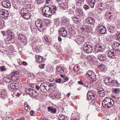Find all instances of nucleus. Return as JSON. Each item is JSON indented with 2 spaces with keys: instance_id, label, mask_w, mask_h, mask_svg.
Masks as SVG:
<instances>
[{
  "instance_id": "dca6fc26",
  "label": "nucleus",
  "mask_w": 120,
  "mask_h": 120,
  "mask_svg": "<svg viewBox=\"0 0 120 120\" xmlns=\"http://www.w3.org/2000/svg\"><path fill=\"white\" fill-rule=\"evenodd\" d=\"M98 59L100 61H105L106 60V56L105 55L99 54L97 56Z\"/></svg>"
},
{
  "instance_id": "9b49d317",
  "label": "nucleus",
  "mask_w": 120,
  "mask_h": 120,
  "mask_svg": "<svg viewBox=\"0 0 120 120\" xmlns=\"http://www.w3.org/2000/svg\"><path fill=\"white\" fill-rule=\"evenodd\" d=\"M97 29L101 34H105L106 32V28L102 26L98 25L97 27Z\"/></svg>"
},
{
  "instance_id": "0eeeda50",
  "label": "nucleus",
  "mask_w": 120,
  "mask_h": 120,
  "mask_svg": "<svg viewBox=\"0 0 120 120\" xmlns=\"http://www.w3.org/2000/svg\"><path fill=\"white\" fill-rule=\"evenodd\" d=\"M48 86L47 82L43 83L40 86V89L42 92H45L49 89Z\"/></svg>"
},
{
  "instance_id": "72a5a7b5",
  "label": "nucleus",
  "mask_w": 120,
  "mask_h": 120,
  "mask_svg": "<svg viewBox=\"0 0 120 120\" xmlns=\"http://www.w3.org/2000/svg\"><path fill=\"white\" fill-rule=\"evenodd\" d=\"M79 20L78 18H77L75 17H74L72 19L73 21L76 23H77L78 22Z\"/></svg>"
},
{
  "instance_id": "412c9836",
  "label": "nucleus",
  "mask_w": 120,
  "mask_h": 120,
  "mask_svg": "<svg viewBox=\"0 0 120 120\" xmlns=\"http://www.w3.org/2000/svg\"><path fill=\"white\" fill-rule=\"evenodd\" d=\"M24 107L25 110L27 112H29L30 111L31 109L30 108L29 106L27 104L26 102H25L24 105Z\"/></svg>"
},
{
  "instance_id": "8fccbe9b",
  "label": "nucleus",
  "mask_w": 120,
  "mask_h": 120,
  "mask_svg": "<svg viewBox=\"0 0 120 120\" xmlns=\"http://www.w3.org/2000/svg\"><path fill=\"white\" fill-rule=\"evenodd\" d=\"M65 117L64 116L62 115L59 118V120H63L64 119Z\"/></svg>"
},
{
  "instance_id": "7ed1b4c3",
  "label": "nucleus",
  "mask_w": 120,
  "mask_h": 120,
  "mask_svg": "<svg viewBox=\"0 0 120 120\" xmlns=\"http://www.w3.org/2000/svg\"><path fill=\"white\" fill-rule=\"evenodd\" d=\"M93 45L90 42H86L83 45L84 51L87 53L91 52L93 50Z\"/></svg>"
},
{
  "instance_id": "f03ea898",
  "label": "nucleus",
  "mask_w": 120,
  "mask_h": 120,
  "mask_svg": "<svg viewBox=\"0 0 120 120\" xmlns=\"http://www.w3.org/2000/svg\"><path fill=\"white\" fill-rule=\"evenodd\" d=\"M114 102L113 99L109 97L105 98L102 102L103 106L106 108H110L114 104Z\"/></svg>"
},
{
  "instance_id": "a18cd8bd",
  "label": "nucleus",
  "mask_w": 120,
  "mask_h": 120,
  "mask_svg": "<svg viewBox=\"0 0 120 120\" xmlns=\"http://www.w3.org/2000/svg\"><path fill=\"white\" fill-rule=\"evenodd\" d=\"M47 85L49 86H48V87H49V89H50V87H53L54 86V84L52 83L49 84V82H47Z\"/></svg>"
},
{
  "instance_id": "e433bc0d",
  "label": "nucleus",
  "mask_w": 120,
  "mask_h": 120,
  "mask_svg": "<svg viewBox=\"0 0 120 120\" xmlns=\"http://www.w3.org/2000/svg\"><path fill=\"white\" fill-rule=\"evenodd\" d=\"M4 80L6 82H9L10 81V79L9 78H4Z\"/></svg>"
},
{
  "instance_id": "e2e57ef3",
  "label": "nucleus",
  "mask_w": 120,
  "mask_h": 120,
  "mask_svg": "<svg viewBox=\"0 0 120 120\" xmlns=\"http://www.w3.org/2000/svg\"><path fill=\"white\" fill-rule=\"evenodd\" d=\"M64 69L63 68L59 71L58 73H62L64 72Z\"/></svg>"
},
{
  "instance_id": "cd10ccee",
  "label": "nucleus",
  "mask_w": 120,
  "mask_h": 120,
  "mask_svg": "<svg viewBox=\"0 0 120 120\" xmlns=\"http://www.w3.org/2000/svg\"><path fill=\"white\" fill-rule=\"evenodd\" d=\"M79 66L78 65H75L74 68V71L75 72H77L79 70Z\"/></svg>"
},
{
  "instance_id": "bf43d9fd",
  "label": "nucleus",
  "mask_w": 120,
  "mask_h": 120,
  "mask_svg": "<svg viewBox=\"0 0 120 120\" xmlns=\"http://www.w3.org/2000/svg\"><path fill=\"white\" fill-rule=\"evenodd\" d=\"M1 33L4 36H5L6 35V32L4 31H1Z\"/></svg>"
},
{
  "instance_id": "393cba45",
  "label": "nucleus",
  "mask_w": 120,
  "mask_h": 120,
  "mask_svg": "<svg viewBox=\"0 0 120 120\" xmlns=\"http://www.w3.org/2000/svg\"><path fill=\"white\" fill-rule=\"evenodd\" d=\"M76 13L78 14V15H80L82 16L83 15V11L81 9H77Z\"/></svg>"
},
{
  "instance_id": "423d86ee",
  "label": "nucleus",
  "mask_w": 120,
  "mask_h": 120,
  "mask_svg": "<svg viewBox=\"0 0 120 120\" xmlns=\"http://www.w3.org/2000/svg\"><path fill=\"white\" fill-rule=\"evenodd\" d=\"M87 74L93 82L95 81L96 80V75L94 72L91 70L88 71L87 72Z\"/></svg>"
},
{
  "instance_id": "9d476101",
  "label": "nucleus",
  "mask_w": 120,
  "mask_h": 120,
  "mask_svg": "<svg viewBox=\"0 0 120 120\" xmlns=\"http://www.w3.org/2000/svg\"><path fill=\"white\" fill-rule=\"evenodd\" d=\"M112 47L113 49L116 51L120 50V44L118 42H115L112 44Z\"/></svg>"
},
{
  "instance_id": "ddd939ff",
  "label": "nucleus",
  "mask_w": 120,
  "mask_h": 120,
  "mask_svg": "<svg viewBox=\"0 0 120 120\" xmlns=\"http://www.w3.org/2000/svg\"><path fill=\"white\" fill-rule=\"evenodd\" d=\"M59 34L63 37H66L67 35V31L64 28L60 29L59 30Z\"/></svg>"
},
{
  "instance_id": "6ab92c4d",
  "label": "nucleus",
  "mask_w": 120,
  "mask_h": 120,
  "mask_svg": "<svg viewBox=\"0 0 120 120\" xmlns=\"http://www.w3.org/2000/svg\"><path fill=\"white\" fill-rule=\"evenodd\" d=\"M88 3L91 7L93 8L95 5V0H88Z\"/></svg>"
},
{
  "instance_id": "680f3d73",
  "label": "nucleus",
  "mask_w": 120,
  "mask_h": 120,
  "mask_svg": "<svg viewBox=\"0 0 120 120\" xmlns=\"http://www.w3.org/2000/svg\"><path fill=\"white\" fill-rule=\"evenodd\" d=\"M100 96L101 97H103L105 95V93L104 92L103 93H101L99 94Z\"/></svg>"
},
{
  "instance_id": "473e14b6",
  "label": "nucleus",
  "mask_w": 120,
  "mask_h": 120,
  "mask_svg": "<svg viewBox=\"0 0 120 120\" xmlns=\"http://www.w3.org/2000/svg\"><path fill=\"white\" fill-rule=\"evenodd\" d=\"M120 89H114L113 90V93L116 94H118L119 92Z\"/></svg>"
},
{
  "instance_id": "58836bf2",
  "label": "nucleus",
  "mask_w": 120,
  "mask_h": 120,
  "mask_svg": "<svg viewBox=\"0 0 120 120\" xmlns=\"http://www.w3.org/2000/svg\"><path fill=\"white\" fill-rule=\"evenodd\" d=\"M103 5L102 4L101 2H100L98 3V8H100L103 7Z\"/></svg>"
},
{
  "instance_id": "c756f323",
  "label": "nucleus",
  "mask_w": 120,
  "mask_h": 120,
  "mask_svg": "<svg viewBox=\"0 0 120 120\" xmlns=\"http://www.w3.org/2000/svg\"><path fill=\"white\" fill-rule=\"evenodd\" d=\"M61 78H63V79H64V81H63L64 82H65L67 81L69 79L68 78L66 77L65 76H64L62 75H61Z\"/></svg>"
},
{
  "instance_id": "f257e3e1",
  "label": "nucleus",
  "mask_w": 120,
  "mask_h": 120,
  "mask_svg": "<svg viewBox=\"0 0 120 120\" xmlns=\"http://www.w3.org/2000/svg\"><path fill=\"white\" fill-rule=\"evenodd\" d=\"M57 8L55 6H52L49 7L48 6H45L43 10L45 11L44 13L45 15L50 16L56 13Z\"/></svg>"
},
{
  "instance_id": "c85d7f7f",
  "label": "nucleus",
  "mask_w": 120,
  "mask_h": 120,
  "mask_svg": "<svg viewBox=\"0 0 120 120\" xmlns=\"http://www.w3.org/2000/svg\"><path fill=\"white\" fill-rule=\"evenodd\" d=\"M94 49L95 51L97 52H102V50L101 47L100 48H94Z\"/></svg>"
},
{
  "instance_id": "2f4dec72",
  "label": "nucleus",
  "mask_w": 120,
  "mask_h": 120,
  "mask_svg": "<svg viewBox=\"0 0 120 120\" xmlns=\"http://www.w3.org/2000/svg\"><path fill=\"white\" fill-rule=\"evenodd\" d=\"M56 82L59 83H64L63 81L60 78L56 79Z\"/></svg>"
},
{
  "instance_id": "5fc2aeb1",
  "label": "nucleus",
  "mask_w": 120,
  "mask_h": 120,
  "mask_svg": "<svg viewBox=\"0 0 120 120\" xmlns=\"http://www.w3.org/2000/svg\"><path fill=\"white\" fill-rule=\"evenodd\" d=\"M117 39L120 41V34H119L117 35Z\"/></svg>"
},
{
  "instance_id": "1a4fd4ad",
  "label": "nucleus",
  "mask_w": 120,
  "mask_h": 120,
  "mask_svg": "<svg viewBox=\"0 0 120 120\" xmlns=\"http://www.w3.org/2000/svg\"><path fill=\"white\" fill-rule=\"evenodd\" d=\"M116 54V51L112 49L109 51L108 55L110 58L114 59Z\"/></svg>"
},
{
  "instance_id": "4d7b16f0",
  "label": "nucleus",
  "mask_w": 120,
  "mask_h": 120,
  "mask_svg": "<svg viewBox=\"0 0 120 120\" xmlns=\"http://www.w3.org/2000/svg\"><path fill=\"white\" fill-rule=\"evenodd\" d=\"M38 95L37 93L36 92V91H34V92L33 93V94L32 95L34 96H36Z\"/></svg>"
},
{
  "instance_id": "b1692460",
  "label": "nucleus",
  "mask_w": 120,
  "mask_h": 120,
  "mask_svg": "<svg viewBox=\"0 0 120 120\" xmlns=\"http://www.w3.org/2000/svg\"><path fill=\"white\" fill-rule=\"evenodd\" d=\"M8 11L5 10L4 11V13L3 14V15L2 16H1V17L4 18H5L8 16Z\"/></svg>"
},
{
  "instance_id": "052dcab7",
  "label": "nucleus",
  "mask_w": 120,
  "mask_h": 120,
  "mask_svg": "<svg viewBox=\"0 0 120 120\" xmlns=\"http://www.w3.org/2000/svg\"><path fill=\"white\" fill-rule=\"evenodd\" d=\"M5 120H13V118L11 117L7 118Z\"/></svg>"
},
{
  "instance_id": "de8ad7c7",
  "label": "nucleus",
  "mask_w": 120,
  "mask_h": 120,
  "mask_svg": "<svg viewBox=\"0 0 120 120\" xmlns=\"http://www.w3.org/2000/svg\"><path fill=\"white\" fill-rule=\"evenodd\" d=\"M12 74L14 75H17L19 74V71H14L12 73Z\"/></svg>"
},
{
  "instance_id": "aec40b11",
  "label": "nucleus",
  "mask_w": 120,
  "mask_h": 120,
  "mask_svg": "<svg viewBox=\"0 0 120 120\" xmlns=\"http://www.w3.org/2000/svg\"><path fill=\"white\" fill-rule=\"evenodd\" d=\"M47 108L48 110L49 111L53 113H56V108H54L52 107H51L50 106L48 107Z\"/></svg>"
},
{
  "instance_id": "69168bd1",
  "label": "nucleus",
  "mask_w": 120,
  "mask_h": 120,
  "mask_svg": "<svg viewBox=\"0 0 120 120\" xmlns=\"http://www.w3.org/2000/svg\"><path fill=\"white\" fill-rule=\"evenodd\" d=\"M34 112L33 111H31L30 113V115L31 116L33 115L34 114Z\"/></svg>"
},
{
  "instance_id": "3c124183",
  "label": "nucleus",
  "mask_w": 120,
  "mask_h": 120,
  "mask_svg": "<svg viewBox=\"0 0 120 120\" xmlns=\"http://www.w3.org/2000/svg\"><path fill=\"white\" fill-rule=\"evenodd\" d=\"M101 47V46L100 45H99V44L98 43H97L95 45V48H100Z\"/></svg>"
},
{
  "instance_id": "79ce46f5",
  "label": "nucleus",
  "mask_w": 120,
  "mask_h": 120,
  "mask_svg": "<svg viewBox=\"0 0 120 120\" xmlns=\"http://www.w3.org/2000/svg\"><path fill=\"white\" fill-rule=\"evenodd\" d=\"M5 10L4 9H1L0 10V17H1V16L3 15L4 13V11Z\"/></svg>"
},
{
  "instance_id": "603ef678",
  "label": "nucleus",
  "mask_w": 120,
  "mask_h": 120,
  "mask_svg": "<svg viewBox=\"0 0 120 120\" xmlns=\"http://www.w3.org/2000/svg\"><path fill=\"white\" fill-rule=\"evenodd\" d=\"M98 93H100V92H104V90H103L102 89H98Z\"/></svg>"
},
{
  "instance_id": "0e129e2a",
  "label": "nucleus",
  "mask_w": 120,
  "mask_h": 120,
  "mask_svg": "<svg viewBox=\"0 0 120 120\" xmlns=\"http://www.w3.org/2000/svg\"><path fill=\"white\" fill-rule=\"evenodd\" d=\"M36 85H34L32 84H30V86H31L32 88H34L35 87V86Z\"/></svg>"
},
{
  "instance_id": "5701e85b",
  "label": "nucleus",
  "mask_w": 120,
  "mask_h": 120,
  "mask_svg": "<svg viewBox=\"0 0 120 120\" xmlns=\"http://www.w3.org/2000/svg\"><path fill=\"white\" fill-rule=\"evenodd\" d=\"M7 95V94L6 91L5 90H2L1 91L0 97L2 98H3L5 97Z\"/></svg>"
},
{
  "instance_id": "09e8293b",
  "label": "nucleus",
  "mask_w": 120,
  "mask_h": 120,
  "mask_svg": "<svg viewBox=\"0 0 120 120\" xmlns=\"http://www.w3.org/2000/svg\"><path fill=\"white\" fill-rule=\"evenodd\" d=\"M83 8L85 10H86L89 8V7L88 5L85 4Z\"/></svg>"
},
{
  "instance_id": "f8f14e48",
  "label": "nucleus",
  "mask_w": 120,
  "mask_h": 120,
  "mask_svg": "<svg viewBox=\"0 0 120 120\" xmlns=\"http://www.w3.org/2000/svg\"><path fill=\"white\" fill-rule=\"evenodd\" d=\"M86 22L88 24L93 25L95 22V20L92 17H90L86 19Z\"/></svg>"
},
{
  "instance_id": "2eb2a0df",
  "label": "nucleus",
  "mask_w": 120,
  "mask_h": 120,
  "mask_svg": "<svg viewBox=\"0 0 120 120\" xmlns=\"http://www.w3.org/2000/svg\"><path fill=\"white\" fill-rule=\"evenodd\" d=\"M19 86V85L17 83H12L10 84V86L11 88L13 89H17Z\"/></svg>"
},
{
  "instance_id": "a19ab883",
  "label": "nucleus",
  "mask_w": 120,
  "mask_h": 120,
  "mask_svg": "<svg viewBox=\"0 0 120 120\" xmlns=\"http://www.w3.org/2000/svg\"><path fill=\"white\" fill-rule=\"evenodd\" d=\"M0 69L1 71H4L6 70V68L5 67L3 66H2L0 67Z\"/></svg>"
},
{
  "instance_id": "6e6552de",
  "label": "nucleus",
  "mask_w": 120,
  "mask_h": 120,
  "mask_svg": "<svg viewBox=\"0 0 120 120\" xmlns=\"http://www.w3.org/2000/svg\"><path fill=\"white\" fill-rule=\"evenodd\" d=\"M35 24L38 29H44V24L42 23V21L40 19H38L35 21Z\"/></svg>"
},
{
  "instance_id": "f704fd0d",
  "label": "nucleus",
  "mask_w": 120,
  "mask_h": 120,
  "mask_svg": "<svg viewBox=\"0 0 120 120\" xmlns=\"http://www.w3.org/2000/svg\"><path fill=\"white\" fill-rule=\"evenodd\" d=\"M112 97L113 98L112 99L113 100V101H118V98H117V97L116 96L114 95H112Z\"/></svg>"
},
{
  "instance_id": "49530a36",
  "label": "nucleus",
  "mask_w": 120,
  "mask_h": 120,
  "mask_svg": "<svg viewBox=\"0 0 120 120\" xmlns=\"http://www.w3.org/2000/svg\"><path fill=\"white\" fill-rule=\"evenodd\" d=\"M34 92V90H32L31 89L30 90V92H29V93L28 94H29L30 95H32L33 94V93Z\"/></svg>"
},
{
  "instance_id": "a878e982",
  "label": "nucleus",
  "mask_w": 120,
  "mask_h": 120,
  "mask_svg": "<svg viewBox=\"0 0 120 120\" xmlns=\"http://www.w3.org/2000/svg\"><path fill=\"white\" fill-rule=\"evenodd\" d=\"M98 68L101 71H103L106 69L105 65L102 64L99 66Z\"/></svg>"
},
{
  "instance_id": "37998d69",
  "label": "nucleus",
  "mask_w": 120,
  "mask_h": 120,
  "mask_svg": "<svg viewBox=\"0 0 120 120\" xmlns=\"http://www.w3.org/2000/svg\"><path fill=\"white\" fill-rule=\"evenodd\" d=\"M31 88H26L25 90V91L26 92L27 94H29L30 92V90H31Z\"/></svg>"
},
{
  "instance_id": "39448f33",
  "label": "nucleus",
  "mask_w": 120,
  "mask_h": 120,
  "mask_svg": "<svg viewBox=\"0 0 120 120\" xmlns=\"http://www.w3.org/2000/svg\"><path fill=\"white\" fill-rule=\"evenodd\" d=\"M87 97L89 100H94L95 99L97 98L95 91L94 90L89 91L87 94Z\"/></svg>"
},
{
  "instance_id": "7c9ffc66",
  "label": "nucleus",
  "mask_w": 120,
  "mask_h": 120,
  "mask_svg": "<svg viewBox=\"0 0 120 120\" xmlns=\"http://www.w3.org/2000/svg\"><path fill=\"white\" fill-rule=\"evenodd\" d=\"M77 39L79 41H84V38L82 36H78L77 37Z\"/></svg>"
},
{
  "instance_id": "4c0bfd02",
  "label": "nucleus",
  "mask_w": 120,
  "mask_h": 120,
  "mask_svg": "<svg viewBox=\"0 0 120 120\" xmlns=\"http://www.w3.org/2000/svg\"><path fill=\"white\" fill-rule=\"evenodd\" d=\"M44 0H36L37 4H40L42 3Z\"/></svg>"
},
{
  "instance_id": "c03bdc74",
  "label": "nucleus",
  "mask_w": 120,
  "mask_h": 120,
  "mask_svg": "<svg viewBox=\"0 0 120 120\" xmlns=\"http://www.w3.org/2000/svg\"><path fill=\"white\" fill-rule=\"evenodd\" d=\"M118 83L117 81L115 80H111V85L112 84H117Z\"/></svg>"
},
{
  "instance_id": "20e7f679",
  "label": "nucleus",
  "mask_w": 120,
  "mask_h": 120,
  "mask_svg": "<svg viewBox=\"0 0 120 120\" xmlns=\"http://www.w3.org/2000/svg\"><path fill=\"white\" fill-rule=\"evenodd\" d=\"M20 13L24 18L26 19H28L30 18L28 11L25 8L22 9Z\"/></svg>"
},
{
  "instance_id": "864d4df0",
  "label": "nucleus",
  "mask_w": 120,
  "mask_h": 120,
  "mask_svg": "<svg viewBox=\"0 0 120 120\" xmlns=\"http://www.w3.org/2000/svg\"><path fill=\"white\" fill-rule=\"evenodd\" d=\"M45 65V64H43L42 65H40L39 66V67L41 69L43 68H44Z\"/></svg>"
},
{
  "instance_id": "ea45409f",
  "label": "nucleus",
  "mask_w": 120,
  "mask_h": 120,
  "mask_svg": "<svg viewBox=\"0 0 120 120\" xmlns=\"http://www.w3.org/2000/svg\"><path fill=\"white\" fill-rule=\"evenodd\" d=\"M63 69V68L60 67H57L56 68L57 70L56 72L57 73H58V72Z\"/></svg>"
},
{
  "instance_id": "bb28decb",
  "label": "nucleus",
  "mask_w": 120,
  "mask_h": 120,
  "mask_svg": "<svg viewBox=\"0 0 120 120\" xmlns=\"http://www.w3.org/2000/svg\"><path fill=\"white\" fill-rule=\"evenodd\" d=\"M62 22L64 24H66V23H69V19L67 18L63 19L62 20Z\"/></svg>"
},
{
  "instance_id": "338daca9",
  "label": "nucleus",
  "mask_w": 120,
  "mask_h": 120,
  "mask_svg": "<svg viewBox=\"0 0 120 120\" xmlns=\"http://www.w3.org/2000/svg\"><path fill=\"white\" fill-rule=\"evenodd\" d=\"M4 22L3 20H2L1 21H0V26L1 25H2L3 24H4Z\"/></svg>"
},
{
  "instance_id": "774afa93",
  "label": "nucleus",
  "mask_w": 120,
  "mask_h": 120,
  "mask_svg": "<svg viewBox=\"0 0 120 120\" xmlns=\"http://www.w3.org/2000/svg\"><path fill=\"white\" fill-rule=\"evenodd\" d=\"M51 0H46V3L47 4H48L49 3H50Z\"/></svg>"
},
{
  "instance_id": "4be33fe9",
  "label": "nucleus",
  "mask_w": 120,
  "mask_h": 120,
  "mask_svg": "<svg viewBox=\"0 0 120 120\" xmlns=\"http://www.w3.org/2000/svg\"><path fill=\"white\" fill-rule=\"evenodd\" d=\"M106 80V82H105V83L108 86L111 85V79L109 78H108L106 79L105 80Z\"/></svg>"
},
{
  "instance_id": "4468645a",
  "label": "nucleus",
  "mask_w": 120,
  "mask_h": 120,
  "mask_svg": "<svg viewBox=\"0 0 120 120\" xmlns=\"http://www.w3.org/2000/svg\"><path fill=\"white\" fill-rule=\"evenodd\" d=\"M2 4L4 8H9L10 7V4L7 1H3L2 2Z\"/></svg>"
},
{
  "instance_id": "a211bd4d",
  "label": "nucleus",
  "mask_w": 120,
  "mask_h": 120,
  "mask_svg": "<svg viewBox=\"0 0 120 120\" xmlns=\"http://www.w3.org/2000/svg\"><path fill=\"white\" fill-rule=\"evenodd\" d=\"M18 38L19 40H21L22 42L23 43H24L27 41L25 37L22 34L20 35Z\"/></svg>"
},
{
  "instance_id": "f3484780",
  "label": "nucleus",
  "mask_w": 120,
  "mask_h": 120,
  "mask_svg": "<svg viewBox=\"0 0 120 120\" xmlns=\"http://www.w3.org/2000/svg\"><path fill=\"white\" fill-rule=\"evenodd\" d=\"M35 58L37 62L38 63L42 62L44 60V59L43 58V57L41 56L36 55L35 56Z\"/></svg>"
},
{
  "instance_id": "13d9d810",
  "label": "nucleus",
  "mask_w": 120,
  "mask_h": 120,
  "mask_svg": "<svg viewBox=\"0 0 120 120\" xmlns=\"http://www.w3.org/2000/svg\"><path fill=\"white\" fill-rule=\"evenodd\" d=\"M22 64L24 66H26L27 64L25 61H23L22 62Z\"/></svg>"
},
{
  "instance_id": "6e6d98bb",
  "label": "nucleus",
  "mask_w": 120,
  "mask_h": 120,
  "mask_svg": "<svg viewBox=\"0 0 120 120\" xmlns=\"http://www.w3.org/2000/svg\"><path fill=\"white\" fill-rule=\"evenodd\" d=\"M35 86L37 90H39L40 89V86L39 87L38 85H36Z\"/></svg>"
},
{
  "instance_id": "c9c22d12",
  "label": "nucleus",
  "mask_w": 120,
  "mask_h": 120,
  "mask_svg": "<svg viewBox=\"0 0 120 120\" xmlns=\"http://www.w3.org/2000/svg\"><path fill=\"white\" fill-rule=\"evenodd\" d=\"M112 16V15L111 13L110 12H109V13L108 14L106 15V16L107 17V18H108L110 19L111 18V16Z\"/></svg>"
}]
</instances>
